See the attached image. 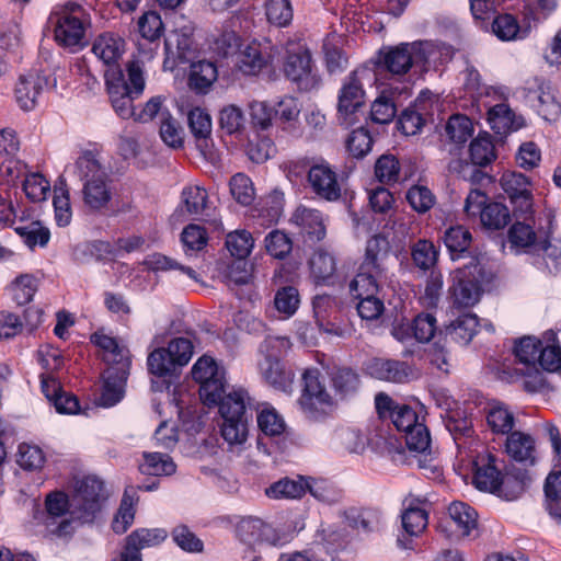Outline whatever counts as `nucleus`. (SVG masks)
Here are the masks:
<instances>
[{"mask_svg":"<svg viewBox=\"0 0 561 561\" xmlns=\"http://www.w3.org/2000/svg\"><path fill=\"white\" fill-rule=\"evenodd\" d=\"M324 369L334 396L328 392L317 368L306 369L302 374L304 388L299 404L305 415L313 421L330 415L336 400H348L356 396L362 383L359 374L351 367L332 364Z\"/></svg>","mask_w":561,"mask_h":561,"instance_id":"obj_1","label":"nucleus"},{"mask_svg":"<svg viewBox=\"0 0 561 561\" xmlns=\"http://www.w3.org/2000/svg\"><path fill=\"white\" fill-rule=\"evenodd\" d=\"M454 48L445 43L420 41L382 47L378 53L377 67L390 78L403 80L414 66L449 60Z\"/></svg>","mask_w":561,"mask_h":561,"instance_id":"obj_2","label":"nucleus"},{"mask_svg":"<svg viewBox=\"0 0 561 561\" xmlns=\"http://www.w3.org/2000/svg\"><path fill=\"white\" fill-rule=\"evenodd\" d=\"M128 81L121 67H112L104 72L106 90L116 114L126 119L136 115L133 101L145 90V77L141 65L137 60L126 65Z\"/></svg>","mask_w":561,"mask_h":561,"instance_id":"obj_3","label":"nucleus"},{"mask_svg":"<svg viewBox=\"0 0 561 561\" xmlns=\"http://www.w3.org/2000/svg\"><path fill=\"white\" fill-rule=\"evenodd\" d=\"M48 24L58 45L68 48H81L85 45L90 15L81 4L67 3L61 10L49 15Z\"/></svg>","mask_w":561,"mask_h":561,"instance_id":"obj_4","label":"nucleus"},{"mask_svg":"<svg viewBox=\"0 0 561 561\" xmlns=\"http://www.w3.org/2000/svg\"><path fill=\"white\" fill-rule=\"evenodd\" d=\"M282 70L285 78L299 91L309 92L321 85V77L311 51L300 42L287 43Z\"/></svg>","mask_w":561,"mask_h":561,"instance_id":"obj_5","label":"nucleus"},{"mask_svg":"<svg viewBox=\"0 0 561 561\" xmlns=\"http://www.w3.org/2000/svg\"><path fill=\"white\" fill-rule=\"evenodd\" d=\"M248 404H250L249 394L241 388L226 394L218 404L224 420L221 435L230 445H240L247 439L249 422L252 420Z\"/></svg>","mask_w":561,"mask_h":561,"instance_id":"obj_6","label":"nucleus"},{"mask_svg":"<svg viewBox=\"0 0 561 561\" xmlns=\"http://www.w3.org/2000/svg\"><path fill=\"white\" fill-rule=\"evenodd\" d=\"M194 346L187 337H174L165 347H157L147 357L149 374L167 379L178 377L193 356Z\"/></svg>","mask_w":561,"mask_h":561,"instance_id":"obj_7","label":"nucleus"},{"mask_svg":"<svg viewBox=\"0 0 561 561\" xmlns=\"http://www.w3.org/2000/svg\"><path fill=\"white\" fill-rule=\"evenodd\" d=\"M390 253V243L382 234H375L367 240L365 256L354 277V285L375 290L376 282L387 279L386 260Z\"/></svg>","mask_w":561,"mask_h":561,"instance_id":"obj_8","label":"nucleus"},{"mask_svg":"<svg viewBox=\"0 0 561 561\" xmlns=\"http://www.w3.org/2000/svg\"><path fill=\"white\" fill-rule=\"evenodd\" d=\"M490 280V275L477 262L472 261L468 265L457 268L450 286L454 304L465 308L474 306L483 294V285Z\"/></svg>","mask_w":561,"mask_h":561,"instance_id":"obj_9","label":"nucleus"},{"mask_svg":"<svg viewBox=\"0 0 561 561\" xmlns=\"http://www.w3.org/2000/svg\"><path fill=\"white\" fill-rule=\"evenodd\" d=\"M365 91L357 71H352L344 80L337 100V119L341 125L352 127L364 116Z\"/></svg>","mask_w":561,"mask_h":561,"instance_id":"obj_10","label":"nucleus"},{"mask_svg":"<svg viewBox=\"0 0 561 561\" xmlns=\"http://www.w3.org/2000/svg\"><path fill=\"white\" fill-rule=\"evenodd\" d=\"M311 191L321 199L336 202L342 196V183L335 169L324 159L313 161L307 174Z\"/></svg>","mask_w":561,"mask_h":561,"instance_id":"obj_11","label":"nucleus"},{"mask_svg":"<svg viewBox=\"0 0 561 561\" xmlns=\"http://www.w3.org/2000/svg\"><path fill=\"white\" fill-rule=\"evenodd\" d=\"M367 374L378 380L393 383H405L417 379V368L404 360L374 357L366 365Z\"/></svg>","mask_w":561,"mask_h":561,"instance_id":"obj_12","label":"nucleus"},{"mask_svg":"<svg viewBox=\"0 0 561 561\" xmlns=\"http://www.w3.org/2000/svg\"><path fill=\"white\" fill-rule=\"evenodd\" d=\"M477 527V512L463 502H453L448 506V517L438 524V529L446 538L454 539L469 536Z\"/></svg>","mask_w":561,"mask_h":561,"instance_id":"obj_13","label":"nucleus"},{"mask_svg":"<svg viewBox=\"0 0 561 561\" xmlns=\"http://www.w3.org/2000/svg\"><path fill=\"white\" fill-rule=\"evenodd\" d=\"M495 462L496 457L490 453L478 455L472 462L473 484L480 491H486L508 499L503 492L502 488L505 481Z\"/></svg>","mask_w":561,"mask_h":561,"instance_id":"obj_14","label":"nucleus"},{"mask_svg":"<svg viewBox=\"0 0 561 561\" xmlns=\"http://www.w3.org/2000/svg\"><path fill=\"white\" fill-rule=\"evenodd\" d=\"M501 186L514 206V215H530L533 210V192L530 180L519 172H505Z\"/></svg>","mask_w":561,"mask_h":561,"instance_id":"obj_15","label":"nucleus"},{"mask_svg":"<svg viewBox=\"0 0 561 561\" xmlns=\"http://www.w3.org/2000/svg\"><path fill=\"white\" fill-rule=\"evenodd\" d=\"M237 534L247 545L267 543L278 547L287 542V537L256 517L243 518L237 526Z\"/></svg>","mask_w":561,"mask_h":561,"instance_id":"obj_16","label":"nucleus"},{"mask_svg":"<svg viewBox=\"0 0 561 561\" xmlns=\"http://www.w3.org/2000/svg\"><path fill=\"white\" fill-rule=\"evenodd\" d=\"M130 362L123 360L121 366H108L103 374V388L98 403L111 408L124 397V387L129 376Z\"/></svg>","mask_w":561,"mask_h":561,"instance_id":"obj_17","label":"nucleus"},{"mask_svg":"<svg viewBox=\"0 0 561 561\" xmlns=\"http://www.w3.org/2000/svg\"><path fill=\"white\" fill-rule=\"evenodd\" d=\"M188 127L193 134L196 146L205 159L215 163L218 159L213 150L211 118L210 115L201 107H195L188 112Z\"/></svg>","mask_w":561,"mask_h":561,"instance_id":"obj_18","label":"nucleus"},{"mask_svg":"<svg viewBox=\"0 0 561 561\" xmlns=\"http://www.w3.org/2000/svg\"><path fill=\"white\" fill-rule=\"evenodd\" d=\"M167 536V531L162 528L134 530L126 539L119 561H142L140 550L161 543Z\"/></svg>","mask_w":561,"mask_h":561,"instance_id":"obj_19","label":"nucleus"},{"mask_svg":"<svg viewBox=\"0 0 561 561\" xmlns=\"http://www.w3.org/2000/svg\"><path fill=\"white\" fill-rule=\"evenodd\" d=\"M439 331L436 318L432 313L421 312L414 317L407 329H394L393 335L400 341L414 337L420 343H428L433 339L438 340Z\"/></svg>","mask_w":561,"mask_h":561,"instance_id":"obj_20","label":"nucleus"},{"mask_svg":"<svg viewBox=\"0 0 561 561\" xmlns=\"http://www.w3.org/2000/svg\"><path fill=\"white\" fill-rule=\"evenodd\" d=\"M48 84L47 78L36 72L21 75L14 89L16 103L23 111H32L43 89Z\"/></svg>","mask_w":561,"mask_h":561,"instance_id":"obj_21","label":"nucleus"},{"mask_svg":"<svg viewBox=\"0 0 561 561\" xmlns=\"http://www.w3.org/2000/svg\"><path fill=\"white\" fill-rule=\"evenodd\" d=\"M107 176L90 178L82 187L84 206L91 211H102L112 201V187Z\"/></svg>","mask_w":561,"mask_h":561,"instance_id":"obj_22","label":"nucleus"},{"mask_svg":"<svg viewBox=\"0 0 561 561\" xmlns=\"http://www.w3.org/2000/svg\"><path fill=\"white\" fill-rule=\"evenodd\" d=\"M382 283L383 282H376L375 290L368 291L366 287L355 286L354 279L351 282L350 288L359 300L356 309L363 320H376L382 314L385 310L383 301L376 296Z\"/></svg>","mask_w":561,"mask_h":561,"instance_id":"obj_23","label":"nucleus"},{"mask_svg":"<svg viewBox=\"0 0 561 561\" xmlns=\"http://www.w3.org/2000/svg\"><path fill=\"white\" fill-rule=\"evenodd\" d=\"M124 50L125 41L113 33L99 35L92 45V53L107 66V69L119 67L117 61L121 59Z\"/></svg>","mask_w":561,"mask_h":561,"instance_id":"obj_24","label":"nucleus"},{"mask_svg":"<svg viewBox=\"0 0 561 561\" xmlns=\"http://www.w3.org/2000/svg\"><path fill=\"white\" fill-rule=\"evenodd\" d=\"M479 325L478 317L473 313H465L459 316L438 334H443L445 343L454 342L460 345H467L474 334Z\"/></svg>","mask_w":561,"mask_h":561,"instance_id":"obj_25","label":"nucleus"},{"mask_svg":"<svg viewBox=\"0 0 561 561\" xmlns=\"http://www.w3.org/2000/svg\"><path fill=\"white\" fill-rule=\"evenodd\" d=\"M80 510L89 516H93L101 508L104 500V483L96 477H85L78 489Z\"/></svg>","mask_w":561,"mask_h":561,"instance_id":"obj_26","label":"nucleus"},{"mask_svg":"<svg viewBox=\"0 0 561 561\" xmlns=\"http://www.w3.org/2000/svg\"><path fill=\"white\" fill-rule=\"evenodd\" d=\"M301 233L308 237L309 241L318 242L325 237V228L322 221L321 213L317 209L298 207L291 218Z\"/></svg>","mask_w":561,"mask_h":561,"instance_id":"obj_27","label":"nucleus"},{"mask_svg":"<svg viewBox=\"0 0 561 561\" xmlns=\"http://www.w3.org/2000/svg\"><path fill=\"white\" fill-rule=\"evenodd\" d=\"M443 240L451 260L471 256L472 234L468 228L460 225L449 227Z\"/></svg>","mask_w":561,"mask_h":561,"instance_id":"obj_28","label":"nucleus"},{"mask_svg":"<svg viewBox=\"0 0 561 561\" xmlns=\"http://www.w3.org/2000/svg\"><path fill=\"white\" fill-rule=\"evenodd\" d=\"M518 216V214L516 215ZM524 217V221L516 220L508 230V240L514 247L528 248L535 247L545 252L550 249L548 240L538 241L537 233L530 224L526 222L529 215H520Z\"/></svg>","mask_w":561,"mask_h":561,"instance_id":"obj_29","label":"nucleus"},{"mask_svg":"<svg viewBox=\"0 0 561 561\" xmlns=\"http://www.w3.org/2000/svg\"><path fill=\"white\" fill-rule=\"evenodd\" d=\"M485 421L495 435H508L515 426L514 413L501 402L490 403L485 408Z\"/></svg>","mask_w":561,"mask_h":561,"instance_id":"obj_30","label":"nucleus"},{"mask_svg":"<svg viewBox=\"0 0 561 561\" xmlns=\"http://www.w3.org/2000/svg\"><path fill=\"white\" fill-rule=\"evenodd\" d=\"M273 61V55L260 47L251 44L245 47L239 58V68L244 75L256 76L264 69H267Z\"/></svg>","mask_w":561,"mask_h":561,"instance_id":"obj_31","label":"nucleus"},{"mask_svg":"<svg viewBox=\"0 0 561 561\" xmlns=\"http://www.w3.org/2000/svg\"><path fill=\"white\" fill-rule=\"evenodd\" d=\"M427 526V513L419 507H408L402 514V527L404 533L398 537L401 548L410 549L411 540L407 537H416Z\"/></svg>","mask_w":561,"mask_h":561,"instance_id":"obj_32","label":"nucleus"},{"mask_svg":"<svg viewBox=\"0 0 561 561\" xmlns=\"http://www.w3.org/2000/svg\"><path fill=\"white\" fill-rule=\"evenodd\" d=\"M505 450L516 461L534 463L535 440L519 431H513L506 435Z\"/></svg>","mask_w":561,"mask_h":561,"instance_id":"obj_33","label":"nucleus"},{"mask_svg":"<svg viewBox=\"0 0 561 561\" xmlns=\"http://www.w3.org/2000/svg\"><path fill=\"white\" fill-rule=\"evenodd\" d=\"M529 28L530 24L520 26L516 18L508 13L497 14L491 23L492 33L504 42L525 38Z\"/></svg>","mask_w":561,"mask_h":561,"instance_id":"obj_34","label":"nucleus"},{"mask_svg":"<svg viewBox=\"0 0 561 561\" xmlns=\"http://www.w3.org/2000/svg\"><path fill=\"white\" fill-rule=\"evenodd\" d=\"M217 77L218 72L214 62L208 60L193 62L188 76V87L197 93H206Z\"/></svg>","mask_w":561,"mask_h":561,"instance_id":"obj_35","label":"nucleus"},{"mask_svg":"<svg viewBox=\"0 0 561 561\" xmlns=\"http://www.w3.org/2000/svg\"><path fill=\"white\" fill-rule=\"evenodd\" d=\"M259 368L264 380L275 389L286 391L291 386L294 375L279 359H263Z\"/></svg>","mask_w":561,"mask_h":561,"instance_id":"obj_36","label":"nucleus"},{"mask_svg":"<svg viewBox=\"0 0 561 561\" xmlns=\"http://www.w3.org/2000/svg\"><path fill=\"white\" fill-rule=\"evenodd\" d=\"M91 342L105 353L104 360H106L110 366H121V362L123 360L131 363L129 350L125 346H121L115 337L95 332L91 335Z\"/></svg>","mask_w":561,"mask_h":561,"instance_id":"obj_37","label":"nucleus"},{"mask_svg":"<svg viewBox=\"0 0 561 561\" xmlns=\"http://www.w3.org/2000/svg\"><path fill=\"white\" fill-rule=\"evenodd\" d=\"M309 486V481L301 476L297 479L283 478L271 484L265 493L271 499H300Z\"/></svg>","mask_w":561,"mask_h":561,"instance_id":"obj_38","label":"nucleus"},{"mask_svg":"<svg viewBox=\"0 0 561 561\" xmlns=\"http://www.w3.org/2000/svg\"><path fill=\"white\" fill-rule=\"evenodd\" d=\"M350 527L374 531L380 524V511L374 507H350L344 512Z\"/></svg>","mask_w":561,"mask_h":561,"instance_id":"obj_39","label":"nucleus"},{"mask_svg":"<svg viewBox=\"0 0 561 561\" xmlns=\"http://www.w3.org/2000/svg\"><path fill=\"white\" fill-rule=\"evenodd\" d=\"M538 92V114L547 122H556L561 115V103L556 89L550 83H541Z\"/></svg>","mask_w":561,"mask_h":561,"instance_id":"obj_40","label":"nucleus"},{"mask_svg":"<svg viewBox=\"0 0 561 561\" xmlns=\"http://www.w3.org/2000/svg\"><path fill=\"white\" fill-rule=\"evenodd\" d=\"M309 266L316 284H327L336 270L334 257L323 250L313 252L309 260Z\"/></svg>","mask_w":561,"mask_h":561,"instance_id":"obj_41","label":"nucleus"},{"mask_svg":"<svg viewBox=\"0 0 561 561\" xmlns=\"http://www.w3.org/2000/svg\"><path fill=\"white\" fill-rule=\"evenodd\" d=\"M176 466L171 457L161 453H145L144 462L139 465V470L149 476H170L175 472Z\"/></svg>","mask_w":561,"mask_h":561,"instance_id":"obj_42","label":"nucleus"},{"mask_svg":"<svg viewBox=\"0 0 561 561\" xmlns=\"http://www.w3.org/2000/svg\"><path fill=\"white\" fill-rule=\"evenodd\" d=\"M469 154L472 164L486 167L496 159L495 147L491 136L480 135L469 146Z\"/></svg>","mask_w":561,"mask_h":561,"instance_id":"obj_43","label":"nucleus"},{"mask_svg":"<svg viewBox=\"0 0 561 561\" xmlns=\"http://www.w3.org/2000/svg\"><path fill=\"white\" fill-rule=\"evenodd\" d=\"M411 257L417 268L427 272L435 266L438 260V250L432 241L419 239L411 247Z\"/></svg>","mask_w":561,"mask_h":561,"instance_id":"obj_44","label":"nucleus"},{"mask_svg":"<svg viewBox=\"0 0 561 561\" xmlns=\"http://www.w3.org/2000/svg\"><path fill=\"white\" fill-rule=\"evenodd\" d=\"M445 426L453 436L458 449L467 447V440H473V426L471 420L454 413L445 422Z\"/></svg>","mask_w":561,"mask_h":561,"instance_id":"obj_45","label":"nucleus"},{"mask_svg":"<svg viewBox=\"0 0 561 561\" xmlns=\"http://www.w3.org/2000/svg\"><path fill=\"white\" fill-rule=\"evenodd\" d=\"M136 490L129 486L125 490L117 515L115 516L112 528L116 534H124L134 522V499Z\"/></svg>","mask_w":561,"mask_h":561,"instance_id":"obj_46","label":"nucleus"},{"mask_svg":"<svg viewBox=\"0 0 561 561\" xmlns=\"http://www.w3.org/2000/svg\"><path fill=\"white\" fill-rule=\"evenodd\" d=\"M480 220L483 227L490 230H500L510 222V210L502 203L492 202L483 207Z\"/></svg>","mask_w":561,"mask_h":561,"instance_id":"obj_47","label":"nucleus"},{"mask_svg":"<svg viewBox=\"0 0 561 561\" xmlns=\"http://www.w3.org/2000/svg\"><path fill=\"white\" fill-rule=\"evenodd\" d=\"M254 239L247 230H237L227 234L226 248L231 256L243 261L252 251Z\"/></svg>","mask_w":561,"mask_h":561,"instance_id":"obj_48","label":"nucleus"},{"mask_svg":"<svg viewBox=\"0 0 561 561\" xmlns=\"http://www.w3.org/2000/svg\"><path fill=\"white\" fill-rule=\"evenodd\" d=\"M181 241L186 255H193L202 251L208 241L207 231L204 227L195 224L186 226L181 233Z\"/></svg>","mask_w":561,"mask_h":561,"instance_id":"obj_49","label":"nucleus"},{"mask_svg":"<svg viewBox=\"0 0 561 561\" xmlns=\"http://www.w3.org/2000/svg\"><path fill=\"white\" fill-rule=\"evenodd\" d=\"M371 147L373 138L363 126L353 129L346 138V150L353 158H364L370 152Z\"/></svg>","mask_w":561,"mask_h":561,"instance_id":"obj_50","label":"nucleus"},{"mask_svg":"<svg viewBox=\"0 0 561 561\" xmlns=\"http://www.w3.org/2000/svg\"><path fill=\"white\" fill-rule=\"evenodd\" d=\"M375 176L382 184H393L400 180V162L393 154H382L375 163Z\"/></svg>","mask_w":561,"mask_h":561,"instance_id":"obj_51","label":"nucleus"},{"mask_svg":"<svg viewBox=\"0 0 561 561\" xmlns=\"http://www.w3.org/2000/svg\"><path fill=\"white\" fill-rule=\"evenodd\" d=\"M225 371L220 375L199 385V396L203 402L208 405H218L226 397Z\"/></svg>","mask_w":561,"mask_h":561,"instance_id":"obj_52","label":"nucleus"},{"mask_svg":"<svg viewBox=\"0 0 561 561\" xmlns=\"http://www.w3.org/2000/svg\"><path fill=\"white\" fill-rule=\"evenodd\" d=\"M267 21L278 27L287 26L293 20V8L289 0H267L265 2Z\"/></svg>","mask_w":561,"mask_h":561,"instance_id":"obj_53","label":"nucleus"},{"mask_svg":"<svg viewBox=\"0 0 561 561\" xmlns=\"http://www.w3.org/2000/svg\"><path fill=\"white\" fill-rule=\"evenodd\" d=\"M230 193L232 197L241 205L249 206L255 197V190L251 179L244 173H237L231 176Z\"/></svg>","mask_w":561,"mask_h":561,"instance_id":"obj_54","label":"nucleus"},{"mask_svg":"<svg viewBox=\"0 0 561 561\" xmlns=\"http://www.w3.org/2000/svg\"><path fill=\"white\" fill-rule=\"evenodd\" d=\"M446 134L456 144L466 142L473 134V125L465 115H453L446 124Z\"/></svg>","mask_w":561,"mask_h":561,"instance_id":"obj_55","label":"nucleus"},{"mask_svg":"<svg viewBox=\"0 0 561 561\" xmlns=\"http://www.w3.org/2000/svg\"><path fill=\"white\" fill-rule=\"evenodd\" d=\"M259 428L267 436H278L285 431V422L272 407L262 409L256 416Z\"/></svg>","mask_w":561,"mask_h":561,"instance_id":"obj_56","label":"nucleus"},{"mask_svg":"<svg viewBox=\"0 0 561 561\" xmlns=\"http://www.w3.org/2000/svg\"><path fill=\"white\" fill-rule=\"evenodd\" d=\"M407 447L416 453H431V435L426 425L421 421L404 432Z\"/></svg>","mask_w":561,"mask_h":561,"instance_id":"obj_57","label":"nucleus"},{"mask_svg":"<svg viewBox=\"0 0 561 561\" xmlns=\"http://www.w3.org/2000/svg\"><path fill=\"white\" fill-rule=\"evenodd\" d=\"M10 290L12 293L13 300L19 306H23L28 304L36 293L37 280L32 275H21L16 277L15 280L11 284Z\"/></svg>","mask_w":561,"mask_h":561,"instance_id":"obj_58","label":"nucleus"},{"mask_svg":"<svg viewBox=\"0 0 561 561\" xmlns=\"http://www.w3.org/2000/svg\"><path fill=\"white\" fill-rule=\"evenodd\" d=\"M409 205L419 214L427 213L435 204V195L423 185H413L407 192Z\"/></svg>","mask_w":561,"mask_h":561,"instance_id":"obj_59","label":"nucleus"},{"mask_svg":"<svg viewBox=\"0 0 561 561\" xmlns=\"http://www.w3.org/2000/svg\"><path fill=\"white\" fill-rule=\"evenodd\" d=\"M15 232L21 236L24 242L30 247H45L49 240V230L41 225L39 221H32L25 226L14 228Z\"/></svg>","mask_w":561,"mask_h":561,"instance_id":"obj_60","label":"nucleus"},{"mask_svg":"<svg viewBox=\"0 0 561 561\" xmlns=\"http://www.w3.org/2000/svg\"><path fill=\"white\" fill-rule=\"evenodd\" d=\"M182 199L190 215H202L207 207L208 194L201 186H187L182 191Z\"/></svg>","mask_w":561,"mask_h":561,"instance_id":"obj_61","label":"nucleus"},{"mask_svg":"<svg viewBox=\"0 0 561 561\" xmlns=\"http://www.w3.org/2000/svg\"><path fill=\"white\" fill-rule=\"evenodd\" d=\"M539 350V340L530 336H524L516 341L514 346V354L522 364L535 368L537 365Z\"/></svg>","mask_w":561,"mask_h":561,"instance_id":"obj_62","label":"nucleus"},{"mask_svg":"<svg viewBox=\"0 0 561 561\" xmlns=\"http://www.w3.org/2000/svg\"><path fill=\"white\" fill-rule=\"evenodd\" d=\"M264 241L267 253L275 259H284L291 252L293 241L284 231L272 230Z\"/></svg>","mask_w":561,"mask_h":561,"instance_id":"obj_63","label":"nucleus"},{"mask_svg":"<svg viewBox=\"0 0 561 561\" xmlns=\"http://www.w3.org/2000/svg\"><path fill=\"white\" fill-rule=\"evenodd\" d=\"M299 302V293L294 286L279 288L274 297L275 308L285 317L293 316L298 309Z\"/></svg>","mask_w":561,"mask_h":561,"instance_id":"obj_64","label":"nucleus"}]
</instances>
